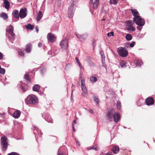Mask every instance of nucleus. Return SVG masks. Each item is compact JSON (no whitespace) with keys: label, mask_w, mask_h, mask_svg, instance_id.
Returning a JSON list of instances; mask_svg holds the SVG:
<instances>
[{"label":"nucleus","mask_w":155,"mask_h":155,"mask_svg":"<svg viewBox=\"0 0 155 155\" xmlns=\"http://www.w3.org/2000/svg\"><path fill=\"white\" fill-rule=\"evenodd\" d=\"M134 21L138 25L137 29L140 30L142 28L143 26L145 24V21L143 19L141 18L140 16L133 18Z\"/></svg>","instance_id":"nucleus-1"},{"label":"nucleus","mask_w":155,"mask_h":155,"mask_svg":"<svg viewBox=\"0 0 155 155\" xmlns=\"http://www.w3.org/2000/svg\"><path fill=\"white\" fill-rule=\"evenodd\" d=\"M25 102L27 104L35 105L38 103V100L35 95L31 94L29 95L26 98Z\"/></svg>","instance_id":"nucleus-2"},{"label":"nucleus","mask_w":155,"mask_h":155,"mask_svg":"<svg viewBox=\"0 0 155 155\" xmlns=\"http://www.w3.org/2000/svg\"><path fill=\"white\" fill-rule=\"evenodd\" d=\"M115 112V110L113 108L107 110V113L106 115L107 119L110 121H113Z\"/></svg>","instance_id":"nucleus-3"},{"label":"nucleus","mask_w":155,"mask_h":155,"mask_svg":"<svg viewBox=\"0 0 155 155\" xmlns=\"http://www.w3.org/2000/svg\"><path fill=\"white\" fill-rule=\"evenodd\" d=\"M7 138L4 136L1 138V144L2 146V149L3 151H5L8 147V141Z\"/></svg>","instance_id":"nucleus-4"},{"label":"nucleus","mask_w":155,"mask_h":155,"mask_svg":"<svg viewBox=\"0 0 155 155\" xmlns=\"http://www.w3.org/2000/svg\"><path fill=\"white\" fill-rule=\"evenodd\" d=\"M117 52L119 55L122 57H126L128 54V51L126 49L122 47L118 48Z\"/></svg>","instance_id":"nucleus-5"},{"label":"nucleus","mask_w":155,"mask_h":155,"mask_svg":"<svg viewBox=\"0 0 155 155\" xmlns=\"http://www.w3.org/2000/svg\"><path fill=\"white\" fill-rule=\"evenodd\" d=\"M133 22L131 21H128L126 22L125 26L126 29L129 31H134L135 30V28L133 25Z\"/></svg>","instance_id":"nucleus-6"},{"label":"nucleus","mask_w":155,"mask_h":155,"mask_svg":"<svg viewBox=\"0 0 155 155\" xmlns=\"http://www.w3.org/2000/svg\"><path fill=\"white\" fill-rule=\"evenodd\" d=\"M27 9L24 8L21 9L19 12V16L21 18H23L27 15Z\"/></svg>","instance_id":"nucleus-7"},{"label":"nucleus","mask_w":155,"mask_h":155,"mask_svg":"<svg viewBox=\"0 0 155 155\" xmlns=\"http://www.w3.org/2000/svg\"><path fill=\"white\" fill-rule=\"evenodd\" d=\"M145 102L147 105H151L154 104V100L152 97H149L146 99Z\"/></svg>","instance_id":"nucleus-8"},{"label":"nucleus","mask_w":155,"mask_h":155,"mask_svg":"<svg viewBox=\"0 0 155 155\" xmlns=\"http://www.w3.org/2000/svg\"><path fill=\"white\" fill-rule=\"evenodd\" d=\"M47 38L48 41L51 43L54 42L56 40V37L54 35L51 33H48L47 35Z\"/></svg>","instance_id":"nucleus-9"},{"label":"nucleus","mask_w":155,"mask_h":155,"mask_svg":"<svg viewBox=\"0 0 155 155\" xmlns=\"http://www.w3.org/2000/svg\"><path fill=\"white\" fill-rule=\"evenodd\" d=\"M74 8V5H72L68 11V15L69 18H72L73 15V10Z\"/></svg>","instance_id":"nucleus-10"},{"label":"nucleus","mask_w":155,"mask_h":155,"mask_svg":"<svg viewBox=\"0 0 155 155\" xmlns=\"http://www.w3.org/2000/svg\"><path fill=\"white\" fill-rule=\"evenodd\" d=\"M81 85L82 91L85 94H87V89L85 86V81L83 79L81 78Z\"/></svg>","instance_id":"nucleus-11"},{"label":"nucleus","mask_w":155,"mask_h":155,"mask_svg":"<svg viewBox=\"0 0 155 155\" xmlns=\"http://www.w3.org/2000/svg\"><path fill=\"white\" fill-rule=\"evenodd\" d=\"M60 45L62 48L66 49L68 46V42L66 40H63L60 42Z\"/></svg>","instance_id":"nucleus-12"},{"label":"nucleus","mask_w":155,"mask_h":155,"mask_svg":"<svg viewBox=\"0 0 155 155\" xmlns=\"http://www.w3.org/2000/svg\"><path fill=\"white\" fill-rule=\"evenodd\" d=\"M13 28L11 25H10L9 27H7L6 28V31L12 37L14 36H15V34L13 32Z\"/></svg>","instance_id":"nucleus-13"},{"label":"nucleus","mask_w":155,"mask_h":155,"mask_svg":"<svg viewBox=\"0 0 155 155\" xmlns=\"http://www.w3.org/2000/svg\"><path fill=\"white\" fill-rule=\"evenodd\" d=\"M120 119V114L118 112H115V114H114L113 120L115 123H117L119 120Z\"/></svg>","instance_id":"nucleus-14"},{"label":"nucleus","mask_w":155,"mask_h":155,"mask_svg":"<svg viewBox=\"0 0 155 155\" xmlns=\"http://www.w3.org/2000/svg\"><path fill=\"white\" fill-rule=\"evenodd\" d=\"M91 2L93 4V8L94 9H97L99 4V0H95L94 2H93L92 0H90Z\"/></svg>","instance_id":"nucleus-15"},{"label":"nucleus","mask_w":155,"mask_h":155,"mask_svg":"<svg viewBox=\"0 0 155 155\" xmlns=\"http://www.w3.org/2000/svg\"><path fill=\"white\" fill-rule=\"evenodd\" d=\"M19 15V11L18 10L15 9L12 12L13 16L16 18H19L20 17Z\"/></svg>","instance_id":"nucleus-16"},{"label":"nucleus","mask_w":155,"mask_h":155,"mask_svg":"<svg viewBox=\"0 0 155 155\" xmlns=\"http://www.w3.org/2000/svg\"><path fill=\"white\" fill-rule=\"evenodd\" d=\"M21 112L19 110L15 111L13 114V117L15 118H18L20 116Z\"/></svg>","instance_id":"nucleus-17"},{"label":"nucleus","mask_w":155,"mask_h":155,"mask_svg":"<svg viewBox=\"0 0 155 155\" xmlns=\"http://www.w3.org/2000/svg\"><path fill=\"white\" fill-rule=\"evenodd\" d=\"M131 13L133 15L134 17H137V16H139V13L137 12V10L135 9H131Z\"/></svg>","instance_id":"nucleus-18"},{"label":"nucleus","mask_w":155,"mask_h":155,"mask_svg":"<svg viewBox=\"0 0 155 155\" xmlns=\"http://www.w3.org/2000/svg\"><path fill=\"white\" fill-rule=\"evenodd\" d=\"M24 78L26 80V82L28 83L31 82V80L30 77L28 73H26L24 76Z\"/></svg>","instance_id":"nucleus-19"},{"label":"nucleus","mask_w":155,"mask_h":155,"mask_svg":"<svg viewBox=\"0 0 155 155\" xmlns=\"http://www.w3.org/2000/svg\"><path fill=\"white\" fill-rule=\"evenodd\" d=\"M32 47L31 44L30 43H28L27 44L26 47L25 51L26 52L29 53L30 52L31 48Z\"/></svg>","instance_id":"nucleus-20"},{"label":"nucleus","mask_w":155,"mask_h":155,"mask_svg":"<svg viewBox=\"0 0 155 155\" xmlns=\"http://www.w3.org/2000/svg\"><path fill=\"white\" fill-rule=\"evenodd\" d=\"M111 150L115 154H116L119 152V148L117 146H114L113 147Z\"/></svg>","instance_id":"nucleus-21"},{"label":"nucleus","mask_w":155,"mask_h":155,"mask_svg":"<svg viewBox=\"0 0 155 155\" xmlns=\"http://www.w3.org/2000/svg\"><path fill=\"white\" fill-rule=\"evenodd\" d=\"M21 89L25 92L28 90V86L27 84L23 83L21 84Z\"/></svg>","instance_id":"nucleus-22"},{"label":"nucleus","mask_w":155,"mask_h":155,"mask_svg":"<svg viewBox=\"0 0 155 155\" xmlns=\"http://www.w3.org/2000/svg\"><path fill=\"white\" fill-rule=\"evenodd\" d=\"M4 4L5 5V8L7 9H8L10 7V3L7 0H3Z\"/></svg>","instance_id":"nucleus-23"},{"label":"nucleus","mask_w":155,"mask_h":155,"mask_svg":"<svg viewBox=\"0 0 155 155\" xmlns=\"http://www.w3.org/2000/svg\"><path fill=\"white\" fill-rule=\"evenodd\" d=\"M40 89V86L38 84H36L34 86L32 87L34 91H38Z\"/></svg>","instance_id":"nucleus-24"},{"label":"nucleus","mask_w":155,"mask_h":155,"mask_svg":"<svg viewBox=\"0 0 155 155\" xmlns=\"http://www.w3.org/2000/svg\"><path fill=\"white\" fill-rule=\"evenodd\" d=\"M42 16V12L41 11H39V12L37 15V20L39 21L41 20Z\"/></svg>","instance_id":"nucleus-25"},{"label":"nucleus","mask_w":155,"mask_h":155,"mask_svg":"<svg viewBox=\"0 0 155 155\" xmlns=\"http://www.w3.org/2000/svg\"><path fill=\"white\" fill-rule=\"evenodd\" d=\"M0 17L3 18L4 19L6 20L8 18L7 14L5 12H2L0 15Z\"/></svg>","instance_id":"nucleus-26"},{"label":"nucleus","mask_w":155,"mask_h":155,"mask_svg":"<svg viewBox=\"0 0 155 155\" xmlns=\"http://www.w3.org/2000/svg\"><path fill=\"white\" fill-rule=\"evenodd\" d=\"M34 26L32 25L28 24L25 26L26 28L28 30H32L34 28Z\"/></svg>","instance_id":"nucleus-27"},{"label":"nucleus","mask_w":155,"mask_h":155,"mask_svg":"<svg viewBox=\"0 0 155 155\" xmlns=\"http://www.w3.org/2000/svg\"><path fill=\"white\" fill-rule=\"evenodd\" d=\"M132 36L130 34H127L126 35V38L127 41H130L132 39Z\"/></svg>","instance_id":"nucleus-28"},{"label":"nucleus","mask_w":155,"mask_h":155,"mask_svg":"<svg viewBox=\"0 0 155 155\" xmlns=\"http://www.w3.org/2000/svg\"><path fill=\"white\" fill-rule=\"evenodd\" d=\"M121 103L120 101H117L116 105L117 108V110H120L121 109Z\"/></svg>","instance_id":"nucleus-29"},{"label":"nucleus","mask_w":155,"mask_h":155,"mask_svg":"<svg viewBox=\"0 0 155 155\" xmlns=\"http://www.w3.org/2000/svg\"><path fill=\"white\" fill-rule=\"evenodd\" d=\"M91 149H94L96 150H97L99 149V147L96 145H95L94 146L91 147L89 148H88L87 150H90Z\"/></svg>","instance_id":"nucleus-30"},{"label":"nucleus","mask_w":155,"mask_h":155,"mask_svg":"<svg viewBox=\"0 0 155 155\" xmlns=\"http://www.w3.org/2000/svg\"><path fill=\"white\" fill-rule=\"evenodd\" d=\"M91 81L92 82H95L97 81V78L95 77L92 76L90 78Z\"/></svg>","instance_id":"nucleus-31"},{"label":"nucleus","mask_w":155,"mask_h":155,"mask_svg":"<svg viewBox=\"0 0 155 155\" xmlns=\"http://www.w3.org/2000/svg\"><path fill=\"white\" fill-rule=\"evenodd\" d=\"M24 50H22L21 49H19L18 52L19 54L21 56H23L24 55Z\"/></svg>","instance_id":"nucleus-32"},{"label":"nucleus","mask_w":155,"mask_h":155,"mask_svg":"<svg viewBox=\"0 0 155 155\" xmlns=\"http://www.w3.org/2000/svg\"><path fill=\"white\" fill-rule=\"evenodd\" d=\"M87 37V36L86 35H82L80 36V40L81 41L84 40L86 39Z\"/></svg>","instance_id":"nucleus-33"},{"label":"nucleus","mask_w":155,"mask_h":155,"mask_svg":"<svg viewBox=\"0 0 155 155\" xmlns=\"http://www.w3.org/2000/svg\"><path fill=\"white\" fill-rule=\"evenodd\" d=\"M120 65L122 67L126 66V63L125 61H121L120 62Z\"/></svg>","instance_id":"nucleus-34"},{"label":"nucleus","mask_w":155,"mask_h":155,"mask_svg":"<svg viewBox=\"0 0 155 155\" xmlns=\"http://www.w3.org/2000/svg\"><path fill=\"white\" fill-rule=\"evenodd\" d=\"M117 0H110V4L116 5L117 3Z\"/></svg>","instance_id":"nucleus-35"},{"label":"nucleus","mask_w":155,"mask_h":155,"mask_svg":"<svg viewBox=\"0 0 155 155\" xmlns=\"http://www.w3.org/2000/svg\"><path fill=\"white\" fill-rule=\"evenodd\" d=\"M143 64V62L140 60H137V61L136 64L138 66H141Z\"/></svg>","instance_id":"nucleus-36"},{"label":"nucleus","mask_w":155,"mask_h":155,"mask_svg":"<svg viewBox=\"0 0 155 155\" xmlns=\"http://www.w3.org/2000/svg\"><path fill=\"white\" fill-rule=\"evenodd\" d=\"M75 60H76V62L78 64V66L80 67H81V64L80 63L79 61L78 58L77 57H75Z\"/></svg>","instance_id":"nucleus-37"},{"label":"nucleus","mask_w":155,"mask_h":155,"mask_svg":"<svg viewBox=\"0 0 155 155\" xmlns=\"http://www.w3.org/2000/svg\"><path fill=\"white\" fill-rule=\"evenodd\" d=\"M5 70L4 68H1L0 69V73L2 74H4L5 73Z\"/></svg>","instance_id":"nucleus-38"},{"label":"nucleus","mask_w":155,"mask_h":155,"mask_svg":"<svg viewBox=\"0 0 155 155\" xmlns=\"http://www.w3.org/2000/svg\"><path fill=\"white\" fill-rule=\"evenodd\" d=\"M7 155H19V154L16 152H12L8 153Z\"/></svg>","instance_id":"nucleus-39"},{"label":"nucleus","mask_w":155,"mask_h":155,"mask_svg":"<svg viewBox=\"0 0 155 155\" xmlns=\"http://www.w3.org/2000/svg\"><path fill=\"white\" fill-rule=\"evenodd\" d=\"M94 101L97 103V104H98L99 102V99L96 97H94Z\"/></svg>","instance_id":"nucleus-40"},{"label":"nucleus","mask_w":155,"mask_h":155,"mask_svg":"<svg viewBox=\"0 0 155 155\" xmlns=\"http://www.w3.org/2000/svg\"><path fill=\"white\" fill-rule=\"evenodd\" d=\"M100 54L101 55L102 59H104L105 55H104V52L103 51H101L100 52Z\"/></svg>","instance_id":"nucleus-41"},{"label":"nucleus","mask_w":155,"mask_h":155,"mask_svg":"<svg viewBox=\"0 0 155 155\" xmlns=\"http://www.w3.org/2000/svg\"><path fill=\"white\" fill-rule=\"evenodd\" d=\"M58 155H65L62 151L60 150L58 151Z\"/></svg>","instance_id":"nucleus-42"},{"label":"nucleus","mask_w":155,"mask_h":155,"mask_svg":"<svg viewBox=\"0 0 155 155\" xmlns=\"http://www.w3.org/2000/svg\"><path fill=\"white\" fill-rule=\"evenodd\" d=\"M135 44V42L132 41V43L130 44V46L131 48L133 47L134 46Z\"/></svg>","instance_id":"nucleus-43"},{"label":"nucleus","mask_w":155,"mask_h":155,"mask_svg":"<svg viewBox=\"0 0 155 155\" xmlns=\"http://www.w3.org/2000/svg\"><path fill=\"white\" fill-rule=\"evenodd\" d=\"M141 100H139V101L137 102V105L139 106H140L142 104V103H141Z\"/></svg>","instance_id":"nucleus-44"},{"label":"nucleus","mask_w":155,"mask_h":155,"mask_svg":"<svg viewBox=\"0 0 155 155\" xmlns=\"http://www.w3.org/2000/svg\"><path fill=\"white\" fill-rule=\"evenodd\" d=\"M75 34L76 36V37L79 39H80V36H81V35H79V34H77V33H75Z\"/></svg>","instance_id":"nucleus-45"},{"label":"nucleus","mask_w":155,"mask_h":155,"mask_svg":"<svg viewBox=\"0 0 155 155\" xmlns=\"http://www.w3.org/2000/svg\"><path fill=\"white\" fill-rule=\"evenodd\" d=\"M3 58V54L0 52V60H2Z\"/></svg>","instance_id":"nucleus-46"},{"label":"nucleus","mask_w":155,"mask_h":155,"mask_svg":"<svg viewBox=\"0 0 155 155\" xmlns=\"http://www.w3.org/2000/svg\"><path fill=\"white\" fill-rule=\"evenodd\" d=\"M90 58L89 57H87L86 58V61H90Z\"/></svg>","instance_id":"nucleus-47"},{"label":"nucleus","mask_w":155,"mask_h":155,"mask_svg":"<svg viewBox=\"0 0 155 155\" xmlns=\"http://www.w3.org/2000/svg\"><path fill=\"white\" fill-rule=\"evenodd\" d=\"M88 110L91 114H94V111L92 110L89 109Z\"/></svg>","instance_id":"nucleus-48"},{"label":"nucleus","mask_w":155,"mask_h":155,"mask_svg":"<svg viewBox=\"0 0 155 155\" xmlns=\"http://www.w3.org/2000/svg\"><path fill=\"white\" fill-rule=\"evenodd\" d=\"M76 124V120L75 119L72 122V125H74L75 124Z\"/></svg>","instance_id":"nucleus-49"},{"label":"nucleus","mask_w":155,"mask_h":155,"mask_svg":"<svg viewBox=\"0 0 155 155\" xmlns=\"http://www.w3.org/2000/svg\"><path fill=\"white\" fill-rule=\"evenodd\" d=\"M35 29H36V30L37 32L38 33L39 31L38 27L36 26L35 27Z\"/></svg>","instance_id":"nucleus-50"},{"label":"nucleus","mask_w":155,"mask_h":155,"mask_svg":"<svg viewBox=\"0 0 155 155\" xmlns=\"http://www.w3.org/2000/svg\"><path fill=\"white\" fill-rule=\"evenodd\" d=\"M42 44L41 43H39V44H38V47H41L42 46Z\"/></svg>","instance_id":"nucleus-51"},{"label":"nucleus","mask_w":155,"mask_h":155,"mask_svg":"<svg viewBox=\"0 0 155 155\" xmlns=\"http://www.w3.org/2000/svg\"><path fill=\"white\" fill-rule=\"evenodd\" d=\"M47 120L49 122H50V123L52 122V120L51 118H50L49 120Z\"/></svg>","instance_id":"nucleus-52"},{"label":"nucleus","mask_w":155,"mask_h":155,"mask_svg":"<svg viewBox=\"0 0 155 155\" xmlns=\"http://www.w3.org/2000/svg\"><path fill=\"white\" fill-rule=\"evenodd\" d=\"M106 155H114L112 154L111 153L108 152L106 154Z\"/></svg>","instance_id":"nucleus-53"},{"label":"nucleus","mask_w":155,"mask_h":155,"mask_svg":"<svg viewBox=\"0 0 155 155\" xmlns=\"http://www.w3.org/2000/svg\"><path fill=\"white\" fill-rule=\"evenodd\" d=\"M72 128H73V130L74 131H75V128H74V125H72Z\"/></svg>","instance_id":"nucleus-54"},{"label":"nucleus","mask_w":155,"mask_h":155,"mask_svg":"<svg viewBox=\"0 0 155 155\" xmlns=\"http://www.w3.org/2000/svg\"><path fill=\"white\" fill-rule=\"evenodd\" d=\"M107 35L108 37H110L111 36V34H110V33H107Z\"/></svg>","instance_id":"nucleus-55"},{"label":"nucleus","mask_w":155,"mask_h":155,"mask_svg":"<svg viewBox=\"0 0 155 155\" xmlns=\"http://www.w3.org/2000/svg\"><path fill=\"white\" fill-rule=\"evenodd\" d=\"M110 33L111 35H112L113 36H114V32H111Z\"/></svg>","instance_id":"nucleus-56"},{"label":"nucleus","mask_w":155,"mask_h":155,"mask_svg":"<svg viewBox=\"0 0 155 155\" xmlns=\"http://www.w3.org/2000/svg\"><path fill=\"white\" fill-rule=\"evenodd\" d=\"M71 100H72V99H73V98L72 97V96H71Z\"/></svg>","instance_id":"nucleus-57"},{"label":"nucleus","mask_w":155,"mask_h":155,"mask_svg":"<svg viewBox=\"0 0 155 155\" xmlns=\"http://www.w3.org/2000/svg\"><path fill=\"white\" fill-rule=\"evenodd\" d=\"M75 119L77 120H78V118H75Z\"/></svg>","instance_id":"nucleus-58"},{"label":"nucleus","mask_w":155,"mask_h":155,"mask_svg":"<svg viewBox=\"0 0 155 155\" xmlns=\"http://www.w3.org/2000/svg\"><path fill=\"white\" fill-rule=\"evenodd\" d=\"M76 142L77 144H78V142H77V141H76Z\"/></svg>","instance_id":"nucleus-59"},{"label":"nucleus","mask_w":155,"mask_h":155,"mask_svg":"<svg viewBox=\"0 0 155 155\" xmlns=\"http://www.w3.org/2000/svg\"><path fill=\"white\" fill-rule=\"evenodd\" d=\"M76 142L77 144H78V142H77V141H76Z\"/></svg>","instance_id":"nucleus-60"},{"label":"nucleus","mask_w":155,"mask_h":155,"mask_svg":"<svg viewBox=\"0 0 155 155\" xmlns=\"http://www.w3.org/2000/svg\"><path fill=\"white\" fill-rule=\"evenodd\" d=\"M1 68V66L0 65V69Z\"/></svg>","instance_id":"nucleus-61"},{"label":"nucleus","mask_w":155,"mask_h":155,"mask_svg":"<svg viewBox=\"0 0 155 155\" xmlns=\"http://www.w3.org/2000/svg\"><path fill=\"white\" fill-rule=\"evenodd\" d=\"M102 20H105V19H102Z\"/></svg>","instance_id":"nucleus-62"}]
</instances>
